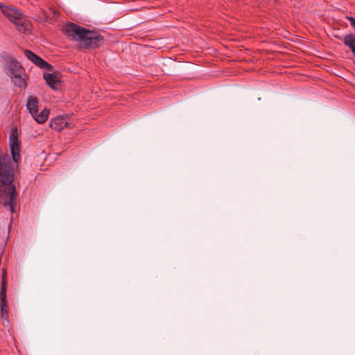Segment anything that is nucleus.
<instances>
[{
    "label": "nucleus",
    "mask_w": 355,
    "mask_h": 355,
    "mask_svg": "<svg viewBox=\"0 0 355 355\" xmlns=\"http://www.w3.org/2000/svg\"><path fill=\"white\" fill-rule=\"evenodd\" d=\"M347 19L349 21L351 26L354 29H355V19L352 17H347Z\"/></svg>",
    "instance_id": "4468645a"
},
{
    "label": "nucleus",
    "mask_w": 355,
    "mask_h": 355,
    "mask_svg": "<svg viewBox=\"0 0 355 355\" xmlns=\"http://www.w3.org/2000/svg\"><path fill=\"white\" fill-rule=\"evenodd\" d=\"M10 148L15 162L17 163L20 159V148L18 141V133L16 128H12L10 135Z\"/></svg>",
    "instance_id": "39448f33"
},
{
    "label": "nucleus",
    "mask_w": 355,
    "mask_h": 355,
    "mask_svg": "<svg viewBox=\"0 0 355 355\" xmlns=\"http://www.w3.org/2000/svg\"><path fill=\"white\" fill-rule=\"evenodd\" d=\"M14 178V171L8 165L4 164L0 168V181L2 186L8 185L7 191L1 190L5 192L6 198L4 205L9 207L12 213L15 211L16 206L17 192L15 185L12 184Z\"/></svg>",
    "instance_id": "f03ea898"
},
{
    "label": "nucleus",
    "mask_w": 355,
    "mask_h": 355,
    "mask_svg": "<svg viewBox=\"0 0 355 355\" xmlns=\"http://www.w3.org/2000/svg\"><path fill=\"white\" fill-rule=\"evenodd\" d=\"M70 118L68 115H60L50 120V127L56 131H61L67 128L69 123Z\"/></svg>",
    "instance_id": "0eeeda50"
},
{
    "label": "nucleus",
    "mask_w": 355,
    "mask_h": 355,
    "mask_svg": "<svg viewBox=\"0 0 355 355\" xmlns=\"http://www.w3.org/2000/svg\"><path fill=\"white\" fill-rule=\"evenodd\" d=\"M0 10L8 20L16 26L19 32L28 33L31 31V24L30 21L18 9L0 3Z\"/></svg>",
    "instance_id": "7ed1b4c3"
},
{
    "label": "nucleus",
    "mask_w": 355,
    "mask_h": 355,
    "mask_svg": "<svg viewBox=\"0 0 355 355\" xmlns=\"http://www.w3.org/2000/svg\"><path fill=\"white\" fill-rule=\"evenodd\" d=\"M22 73H18L11 76H9L11 79L12 83L17 87L25 89L27 87L25 79L21 76Z\"/></svg>",
    "instance_id": "9d476101"
},
{
    "label": "nucleus",
    "mask_w": 355,
    "mask_h": 355,
    "mask_svg": "<svg viewBox=\"0 0 355 355\" xmlns=\"http://www.w3.org/2000/svg\"><path fill=\"white\" fill-rule=\"evenodd\" d=\"M24 54L28 60H30L38 67L43 69H46L48 71H52L53 67L50 64H49L47 62H46L44 60H43L42 58H40L31 51L25 50Z\"/></svg>",
    "instance_id": "6e6552de"
},
{
    "label": "nucleus",
    "mask_w": 355,
    "mask_h": 355,
    "mask_svg": "<svg viewBox=\"0 0 355 355\" xmlns=\"http://www.w3.org/2000/svg\"><path fill=\"white\" fill-rule=\"evenodd\" d=\"M0 291V300L1 302L6 301V281L5 276L2 277V284Z\"/></svg>",
    "instance_id": "f8f14e48"
},
{
    "label": "nucleus",
    "mask_w": 355,
    "mask_h": 355,
    "mask_svg": "<svg viewBox=\"0 0 355 355\" xmlns=\"http://www.w3.org/2000/svg\"><path fill=\"white\" fill-rule=\"evenodd\" d=\"M0 306H1V314L2 318L8 320V311L7 309L6 301H4L3 302H1Z\"/></svg>",
    "instance_id": "ddd939ff"
},
{
    "label": "nucleus",
    "mask_w": 355,
    "mask_h": 355,
    "mask_svg": "<svg viewBox=\"0 0 355 355\" xmlns=\"http://www.w3.org/2000/svg\"><path fill=\"white\" fill-rule=\"evenodd\" d=\"M343 43L345 45L348 46L351 49L353 54L355 55V35H346L344 37Z\"/></svg>",
    "instance_id": "9b49d317"
},
{
    "label": "nucleus",
    "mask_w": 355,
    "mask_h": 355,
    "mask_svg": "<svg viewBox=\"0 0 355 355\" xmlns=\"http://www.w3.org/2000/svg\"><path fill=\"white\" fill-rule=\"evenodd\" d=\"M51 10L52 11L53 13H55V10L54 9H51Z\"/></svg>",
    "instance_id": "2eb2a0df"
},
{
    "label": "nucleus",
    "mask_w": 355,
    "mask_h": 355,
    "mask_svg": "<svg viewBox=\"0 0 355 355\" xmlns=\"http://www.w3.org/2000/svg\"><path fill=\"white\" fill-rule=\"evenodd\" d=\"M39 101L37 97L29 96L27 98L26 107L33 118L40 124L45 123L49 116L50 111L48 109H43L38 113Z\"/></svg>",
    "instance_id": "20e7f679"
},
{
    "label": "nucleus",
    "mask_w": 355,
    "mask_h": 355,
    "mask_svg": "<svg viewBox=\"0 0 355 355\" xmlns=\"http://www.w3.org/2000/svg\"><path fill=\"white\" fill-rule=\"evenodd\" d=\"M63 31L67 37L78 42L80 48H98L103 43V37L97 32L89 31L73 23L67 24Z\"/></svg>",
    "instance_id": "f257e3e1"
},
{
    "label": "nucleus",
    "mask_w": 355,
    "mask_h": 355,
    "mask_svg": "<svg viewBox=\"0 0 355 355\" xmlns=\"http://www.w3.org/2000/svg\"><path fill=\"white\" fill-rule=\"evenodd\" d=\"M44 78L46 84L53 89H58L60 86V80L58 73H44Z\"/></svg>",
    "instance_id": "1a4fd4ad"
},
{
    "label": "nucleus",
    "mask_w": 355,
    "mask_h": 355,
    "mask_svg": "<svg viewBox=\"0 0 355 355\" xmlns=\"http://www.w3.org/2000/svg\"><path fill=\"white\" fill-rule=\"evenodd\" d=\"M5 71L8 76H11L18 73H24V69L16 59L8 57L6 60Z\"/></svg>",
    "instance_id": "423d86ee"
}]
</instances>
